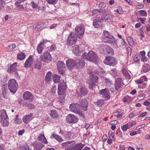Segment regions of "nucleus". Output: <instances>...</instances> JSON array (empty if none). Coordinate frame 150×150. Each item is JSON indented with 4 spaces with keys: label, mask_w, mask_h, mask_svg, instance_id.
<instances>
[{
    "label": "nucleus",
    "mask_w": 150,
    "mask_h": 150,
    "mask_svg": "<svg viewBox=\"0 0 150 150\" xmlns=\"http://www.w3.org/2000/svg\"><path fill=\"white\" fill-rule=\"evenodd\" d=\"M62 83H59L58 85V93L59 95L60 96L59 97V100L60 102H63L65 98V91L66 87V83L64 81H62Z\"/></svg>",
    "instance_id": "f257e3e1"
},
{
    "label": "nucleus",
    "mask_w": 150,
    "mask_h": 150,
    "mask_svg": "<svg viewBox=\"0 0 150 150\" xmlns=\"http://www.w3.org/2000/svg\"><path fill=\"white\" fill-rule=\"evenodd\" d=\"M82 57L84 59L95 63L97 60L98 57L96 53L92 51H90L88 53H84L83 54Z\"/></svg>",
    "instance_id": "f03ea898"
},
{
    "label": "nucleus",
    "mask_w": 150,
    "mask_h": 150,
    "mask_svg": "<svg viewBox=\"0 0 150 150\" xmlns=\"http://www.w3.org/2000/svg\"><path fill=\"white\" fill-rule=\"evenodd\" d=\"M102 38L104 42L110 43H115L116 41L115 38L112 35L109 34V33L106 31H104Z\"/></svg>",
    "instance_id": "7ed1b4c3"
},
{
    "label": "nucleus",
    "mask_w": 150,
    "mask_h": 150,
    "mask_svg": "<svg viewBox=\"0 0 150 150\" xmlns=\"http://www.w3.org/2000/svg\"><path fill=\"white\" fill-rule=\"evenodd\" d=\"M70 110L78 114L79 115L84 118L85 116L80 110L79 105L77 103H73L71 104L69 106Z\"/></svg>",
    "instance_id": "20e7f679"
},
{
    "label": "nucleus",
    "mask_w": 150,
    "mask_h": 150,
    "mask_svg": "<svg viewBox=\"0 0 150 150\" xmlns=\"http://www.w3.org/2000/svg\"><path fill=\"white\" fill-rule=\"evenodd\" d=\"M0 116L1 122L4 126H7L9 125L8 118L6 114V111L4 109L0 112Z\"/></svg>",
    "instance_id": "39448f33"
},
{
    "label": "nucleus",
    "mask_w": 150,
    "mask_h": 150,
    "mask_svg": "<svg viewBox=\"0 0 150 150\" xmlns=\"http://www.w3.org/2000/svg\"><path fill=\"white\" fill-rule=\"evenodd\" d=\"M8 87L11 92L14 94L18 88V84L15 80L11 79L8 81Z\"/></svg>",
    "instance_id": "423d86ee"
},
{
    "label": "nucleus",
    "mask_w": 150,
    "mask_h": 150,
    "mask_svg": "<svg viewBox=\"0 0 150 150\" xmlns=\"http://www.w3.org/2000/svg\"><path fill=\"white\" fill-rule=\"evenodd\" d=\"M76 34L79 38H81L83 37L85 30L84 27L81 25L77 26L75 28Z\"/></svg>",
    "instance_id": "0eeeda50"
},
{
    "label": "nucleus",
    "mask_w": 150,
    "mask_h": 150,
    "mask_svg": "<svg viewBox=\"0 0 150 150\" xmlns=\"http://www.w3.org/2000/svg\"><path fill=\"white\" fill-rule=\"evenodd\" d=\"M57 66L59 73L61 75H64L66 71L64 63L62 61H59L57 63Z\"/></svg>",
    "instance_id": "6e6552de"
},
{
    "label": "nucleus",
    "mask_w": 150,
    "mask_h": 150,
    "mask_svg": "<svg viewBox=\"0 0 150 150\" xmlns=\"http://www.w3.org/2000/svg\"><path fill=\"white\" fill-rule=\"evenodd\" d=\"M74 33L71 32L69 35L67 39V44L69 46L75 44L77 41V39L74 36Z\"/></svg>",
    "instance_id": "1a4fd4ad"
},
{
    "label": "nucleus",
    "mask_w": 150,
    "mask_h": 150,
    "mask_svg": "<svg viewBox=\"0 0 150 150\" xmlns=\"http://www.w3.org/2000/svg\"><path fill=\"white\" fill-rule=\"evenodd\" d=\"M40 59L42 62H46L51 59L50 54L47 52H44L40 57Z\"/></svg>",
    "instance_id": "9d476101"
},
{
    "label": "nucleus",
    "mask_w": 150,
    "mask_h": 150,
    "mask_svg": "<svg viewBox=\"0 0 150 150\" xmlns=\"http://www.w3.org/2000/svg\"><path fill=\"white\" fill-rule=\"evenodd\" d=\"M104 63L110 66H114L116 64L115 59L112 57L109 56L106 58L104 60Z\"/></svg>",
    "instance_id": "9b49d317"
},
{
    "label": "nucleus",
    "mask_w": 150,
    "mask_h": 150,
    "mask_svg": "<svg viewBox=\"0 0 150 150\" xmlns=\"http://www.w3.org/2000/svg\"><path fill=\"white\" fill-rule=\"evenodd\" d=\"M66 120L69 123H76L78 121V117L74 115L69 114L66 117Z\"/></svg>",
    "instance_id": "f8f14e48"
},
{
    "label": "nucleus",
    "mask_w": 150,
    "mask_h": 150,
    "mask_svg": "<svg viewBox=\"0 0 150 150\" xmlns=\"http://www.w3.org/2000/svg\"><path fill=\"white\" fill-rule=\"evenodd\" d=\"M124 85V83L122 81L121 79L118 78L115 81V89L117 91L120 88H122Z\"/></svg>",
    "instance_id": "ddd939ff"
},
{
    "label": "nucleus",
    "mask_w": 150,
    "mask_h": 150,
    "mask_svg": "<svg viewBox=\"0 0 150 150\" xmlns=\"http://www.w3.org/2000/svg\"><path fill=\"white\" fill-rule=\"evenodd\" d=\"M76 61L73 59H69L66 61V65L69 69H71L74 67L76 68Z\"/></svg>",
    "instance_id": "4468645a"
},
{
    "label": "nucleus",
    "mask_w": 150,
    "mask_h": 150,
    "mask_svg": "<svg viewBox=\"0 0 150 150\" xmlns=\"http://www.w3.org/2000/svg\"><path fill=\"white\" fill-rule=\"evenodd\" d=\"M79 103L81 105L80 106V108L83 110H86L88 107V102L86 100L83 99H81L79 100Z\"/></svg>",
    "instance_id": "2eb2a0df"
},
{
    "label": "nucleus",
    "mask_w": 150,
    "mask_h": 150,
    "mask_svg": "<svg viewBox=\"0 0 150 150\" xmlns=\"http://www.w3.org/2000/svg\"><path fill=\"white\" fill-rule=\"evenodd\" d=\"M23 97L25 100H28L31 101L33 99V96L28 91H25L23 95Z\"/></svg>",
    "instance_id": "dca6fc26"
},
{
    "label": "nucleus",
    "mask_w": 150,
    "mask_h": 150,
    "mask_svg": "<svg viewBox=\"0 0 150 150\" xmlns=\"http://www.w3.org/2000/svg\"><path fill=\"white\" fill-rule=\"evenodd\" d=\"M76 68L79 69L83 68L85 64V62L82 59L77 60L76 61Z\"/></svg>",
    "instance_id": "f3484780"
},
{
    "label": "nucleus",
    "mask_w": 150,
    "mask_h": 150,
    "mask_svg": "<svg viewBox=\"0 0 150 150\" xmlns=\"http://www.w3.org/2000/svg\"><path fill=\"white\" fill-rule=\"evenodd\" d=\"M100 93L103 96L105 97L107 99H109L110 98V93H109L108 91L106 88L100 90Z\"/></svg>",
    "instance_id": "a211bd4d"
},
{
    "label": "nucleus",
    "mask_w": 150,
    "mask_h": 150,
    "mask_svg": "<svg viewBox=\"0 0 150 150\" xmlns=\"http://www.w3.org/2000/svg\"><path fill=\"white\" fill-rule=\"evenodd\" d=\"M33 114L32 113L24 116L23 118V122L25 123H29L33 119Z\"/></svg>",
    "instance_id": "6ab92c4d"
},
{
    "label": "nucleus",
    "mask_w": 150,
    "mask_h": 150,
    "mask_svg": "<svg viewBox=\"0 0 150 150\" xmlns=\"http://www.w3.org/2000/svg\"><path fill=\"white\" fill-rule=\"evenodd\" d=\"M75 143V142L74 141H69L62 143L61 145L63 148H66V149L68 146H72L73 144Z\"/></svg>",
    "instance_id": "aec40b11"
},
{
    "label": "nucleus",
    "mask_w": 150,
    "mask_h": 150,
    "mask_svg": "<svg viewBox=\"0 0 150 150\" xmlns=\"http://www.w3.org/2000/svg\"><path fill=\"white\" fill-rule=\"evenodd\" d=\"M93 25L96 28H99L102 27V25L101 23V21L99 19L97 18L93 20Z\"/></svg>",
    "instance_id": "412c9836"
},
{
    "label": "nucleus",
    "mask_w": 150,
    "mask_h": 150,
    "mask_svg": "<svg viewBox=\"0 0 150 150\" xmlns=\"http://www.w3.org/2000/svg\"><path fill=\"white\" fill-rule=\"evenodd\" d=\"M33 145L34 150H41L44 146V144L36 142L33 143Z\"/></svg>",
    "instance_id": "4be33fe9"
},
{
    "label": "nucleus",
    "mask_w": 150,
    "mask_h": 150,
    "mask_svg": "<svg viewBox=\"0 0 150 150\" xmlns=\"http://www.w3.org/2000/svg\"><path fill=\"white\" fill-rule=\"evenodd\" d=\"M85 145V144H82L81 143H80L74 145H72V146L74 150H81Z\"/></svg>",
    "instance_id": "5701e85b"
},
{
    "label": "nucleus",
    "mask_w": 150,
    "mask_h": 150,
    "mask_svg": "<svg viewBox=\"0 0 150 150\" xmlns=\"http://www.w3.org/2000/svg\"><path fill=\"white\" fill-rule=\"evenodd\" d=\"M17 65L16 62H15L11 65L9 68L8 69V72L11 74H13V72L16 70V67Z\"/></svg>",
    "instance_id": "b1692460"
},
{
    "label": "nucleus",
    "mask_w": 150,
    "mask_h": 150,
    "mask_svg": "<svg viewBox=\"0 0 150 150\" xmlns=\"http://www.w3.org/2000/svg\"><path fill=\"white\" fill-rule=\"evenodd\" d=\"M112 18L113 16L108 13H106L101 16V19L102 20H108L111 19Z\"/></svg>",
    "instance_id": "393cba45"
},
{
    "label": "nucleus",
    "mask_w": 150,
    "mask_h": 150,
    "mask_svg": "<svg viewBox=\"0 0 150 150\" xmlns=\"http://www.w3.org/2000/svg\"><path fill=\"white\" fill-rule=\"evenodd\" d=\"M32 57L31 56H30L25 62L24 64L25 67H27L30 66L32 64Z\"/></svg>",
    "instance_id": "a878e982"
},
{
    "label": "nucleus",
    "mask_w": 150,
    "mask_h": 150,
    "mask_svg": "<svg viewBox=\"0 0 150 150\" xmlns=\"http://www.w3.org/2000/svg\"><path fill=\"white\" fill-rule=\"evenodd\" d=\"M72 52L75 54L78 55L79 54V52H80L79 47L77 45H74L73 47Z\"/></svg>",
    "instance_id": "bb28decb"
},
{
    "label": "nucleus",
    "mask_w": 150,
    "mask_h": 150,
    "mask_svg": "<svg viewBox=\"0 0 150 150\" xmlns=\"http://www.w3.org/2000/svg\"><path fill=\"white\" fill-rule=\"evenodd\" d=\"M52 76V73L50 71H48L47 73L45 80V81L49 83L51 80Z\"/></svg>",
    "instance_id": "cd10ccee"
},
{
    "label": "nucleus",
    "mask_w": 150,
    "mask_h": 150,
    "mask_svg": "<svg viewBox=\"0 0 150 150\" xmlns=\"http://www.w3.org/2000/svg\"><path fill=\"white\" fill-rule=\"evenodd\" d=\"M79 90L81 95L85 96L87 95L88 92L86 88L82 87Z\"/></svg>",
    "instance_id": "c85d7f7f"
},
{
    "label": "nucleus",
    "mask_w": 150,
    "mask_h": 150,
    "mask_svg": "<svg viewBox=\"0 0 150 150\" xmlns=\"http://www.w3.org/2000/svg\"><path fill=\"white\" fill-rule=\"evenodd\" d=\"M60 76L54 74L53 76V81L54 83H58L60 79Z\"/></svg>",
    "instance_id": "c756f323"
},
{
    "label": "nucleus",
    "mask_w": 150,
    "mask_h": 150,
    "mask_svg": "<svg viewBox=\"0 0 150 150\" xmlns=\"http://www.w3.org/2000/svg\"><path fill=\"white\" fill-rule=\"evenodd\" d=\"M43 43H41L37 47V51L39 54H41L43 51Z\"/></svg>",
    "instance_id": "7c9ffc66"
},
{
    "label": "nucleus",
    "mask_w": 150,
    "mask_h": 150,
    "mask_svg": "<svg viewBox=\"0 0 150 150\" xmlns=\"http://www.w3.org/2000/svg\"><path fill=\"white\" fill-rule=\"evenodd\" d=\"M51 137V138L54 137L59 142H61L63 141L62 139L57 135L52 134Z\"/></svg>",
    "instance_id": "2f4dec72"
},
{
    "label": "nucleus",
    "mask_w": 150,
    "mask_h": 150,
    "mask_svg": "<svg viewBox=\"0 0 150 150\" xmlns=\"http://www.w3.org/2000/svg\"><path fill=\"white\" fill-rule=\"evenodd\" d=\"M44 28V25L42 24H40L36 25L35 27V30L38 31H41Z\"/></svg>",
    "instance_id": "473e14b6"
},
{
    "label": "nucleus",
    "mask_w": 150,
    "mask_h": 150,
    "mask_svg": "<svg viewBox=\"0 0 150 150\" xmlns=\"http://www.w3.org/2000/svg\"><path fill=\"white\" fill-rule=\"evenodd\" d=\"M144 69L143 71L144 72L146 73L149 71L150 69L149 65L148 64H145L144 65Z\"/></svg>",
    "instance_id": "72a5a7b5"
},
{
    "label": "nucleus",
    "mask_w": 150,
    "mask_h": 150,
    "mask_svg": "<svg viewBox=\"0 0 150 150\" xmlns=\"http://www.w3.org/2000/svg\"><path fill=\"white\" fill-rule=\"evenodd\" d=\"M25 57V55L24 53L21 52L19 53L17 55L18 58L20 60H22L24 59Z\"/></svg>",
    "instance_id": "f704fd0d"
},
{
    "label": "nucleus",
    "mask_w": 150,
    "mask_h": 150,
    "mask_svg": "<svg viewBox=\"0 0 150 150\" xmlns=\"http://www.w3.org/2000/svg\"><path fill=\"white\" fill-rule=\"evenodd\" d=\"M127 40L130 45L133 46L134 45L135 42L133 41V38L131 37H128Z\"/></svg>",
    "instance_id": "c9c22d12"
},
{
    "label": "nucleus",
    "mask_w": 150,
    "mask_h": 150,
    "mask_svg": "<svg viewBox=\"0 0 150 150\" xmlns=\"http://www.w3.org/2000/svg\"><path fill=\"white\" fill-rule=\"evenodd\" d=\"M50 115L51 117L53 118H56L57 116V113L55 110H52L51 111Z\"/></svg>",
    "instance_id": "e433bc0d"
},
{
    "label": "nucleus",
    "mask_w": 150,
    "mask_h": 150,
    "mask_svg": "<svg viewBox=\"0 0 150 150\" xmlns=\"http://www.w3.org/2000/svg\"><path fill=\"white\" fill-rule=\"evenodd\" d=\"M90 79H91V82H92L95 83L97 82L98 77L96 76H92L90 78Z\"/></svg>",
    "instance_id": "4c0bfd02"
},
{
    "label": "nucleus",
    "mask_w": 150,
    "mask_h": 150,
    "mask_svg": "<svg viewBox=\"0 0 150 150\" xmlns=\"http://www.w3.org/2000/svg\"><path fill=\"white\" fill-rule=\"evenodd\" d=\"M74 136V133H73L68 132L66 135L65 137L67 139H71L73 138Z\"/></svg>",
    "instance_id": "58836bf2"
},
{
    "label": "nucleus",
    "mask_w": 150,
    "mask_h": 150,
    "mask_svg": "<svg viewBox=\"0 0 150 150\" xmlns=\"http://www.w3.org/2000/svg\"><path fill=\"white\" fill-rule=\"evenodd\" d=\"M42 66V63L40 62H36L35 64V68L38 69H40Z\"/></svg>",
    "instance_id": "ea45409f"
},
{
    "label": "nucleus",
    "mask_w": 150,
    "mask_h": 150,
    "mask_svg": "<svg viewBox=\"0 0 150 150\" xmlns=\"http://www.w3.org/2000/svg\"><path fill=\"white\" fill-rule=\"evenodd\" d=\"M105 81L106 85L108 87H110L112 85L111 81L108 79H105Z\"/></svg>",
    "instance_id": "a19ab883"
},
{
    "label": "nucleus",
    "mask_w": 150,
    "mask_h": 150,
    "mask_svg": "<svg viewBox=\"0 0 150 150\" xmlns=\"http://www.w3.org/2000/svg\"><path fill=\"white\" fill-rule=\"evenodd\" d=\"M49 4H55L58 1V0H46Z\"/></svg>",
    "instance_id": "79ce46f5"
},
{
    "label": "nucleus",
    "mask_w": 150,
    "mask_h": 150,
    "mask_svg": "<svg viewBox=\"0 0 150 150\" xmlns=\"http://www.w3.org/2000/svg\"><path fill=\"white\" fill-rule=\"evenodd\" d=\"M105 50L108 53L110 54L112 52V49L108 46L106 45L105 46Z\"/></svg>",
    "instance_id": "37998d69"
},
{
    "label": "nucleus",
    "mask_w": 150,
    "mask_h": 150,
    "mask_svg": "<svg viewBox=\"0 0 150 150\" xmlns=\"http://www.w3.org/2000/svg\"><path fill=\"white\" fill-rule=\"evenodd\" d=\"M15 5L17 6V9H21L24 8L23 5H21L20 3H18V2H16Z\"/></svg>",
    "instance_id": "c03bdc74"
},
{
    "label": "nucleus",
    "mask_w": 150,
    "mask_h": 150,
    "mask_svg": "<svg viewBox=\"0 0 150 150\" xmlns=\"http://www.w3.org/2000/svg\"><path fill=\"white\" fill-rule=\"evenodd\" d=\"M21 150H32L28 145H24L20 147Z\"/></svg>",
    "instance_id": "a18cd8bd"
},
{
    "label": "nucleus",
    "mask_w": 150,
    "mask_h": 150,
    "mask_svg": "<svg viewBox=\"0 0 150 150\" xmlns=\"http://www.w3.org/2000/svg\"><path fill=\"white\" fill-rule=\"evenodd\" d=\"M139 13L142 16H147V12L145 11L142 10L139 11Z\"/></svg>",
    "instance_id": "49530a36"
},
{
    "label": "nucleus",
    "mask_w": 150,
    "mask_h": 150,
    "mask_svg": "<svg viewBox=\"0 0 150 150\" xmlns=\"http://www.w3.org/2000/svg\"><path fill=\"white\" fill-rule=\"evenodd\" d=\"M114 44H115L117 47H119L120 46H123L125 45V42L124 40L123 39L122 40L120 41V42L119 45H118L116 43V42L115 43H114Z\"/></svg>",
    "instance_id": "de8ad7c7"
},
{
    "label": "nucleus",
    "mask_w": 150,
    "mask_h": 150,
    "mask_svg": "<svg viewBox=\"0 0 150 150\" xmlns=\"http://www.w3.org/2000/svg\"><path fill=\"white\" fill-rule=\"evenodd\" d=\"M110 73L114 76H115L117 75L116 70L114 68H113L111 70Z\"/></svg>",
    "instance_id": "09e8293b"
},
{
    "label": "nucleus",
    "mask_w": 150,
    "mask_h": 150,
    "mask_svg": "<svg viewBox=\"0 0 150 150\" xmlns=\"http://www.w3.org/2000/svg\"><path fill=\"white\" fill-rule=\"evenodd\" d=\"M145 96V94H140L138 96L137 99L139 100H141L144 98Z\"/></svg>",
    "instance_id": "8fccbe9b"
},
{
    "label": "nucleus",
    "mask_w": 150,
    "mask_h": 150,
    "mask_svg": "<svg viewBox=\"0 0 150 150\" xmlns=\"http://www.w3.org/2000/svg\"><path fill=\"white\" fill-rule=\"evenodd\" d=\"M95 84V83L92 82H90L89 83V88L90 89H93L94 87Z\"/></svg>",
    "instance_id": "3c124183"
},
{
    "label": "nucleus",
    "mask_w": 150,
    "mask_h": 150,
    "mask_svg": "<svg viewBox=\"0 0 150 150\" xmlns=\"http://www.w3.org/2000/svg\"><path fill=\"white\" fill-rule=\"evenodd\" d=\"M134 60L135 62H137L140 59V57L138 55H135L134 58Z\"/></svg>",
    "instance_id": "603ef678"
},
{
    "label": "nucleus",
    "mask_w": 150,
    "mask_h": 150,
    "mask_svg": "<svg viewBox=\"0 0 150 150\" xmlns=\"http://www.w3.org/2000/svg\"><path fill=\"white\" fill-rule=\"evenodd\" d=\"M16 47V45L14 44H12L9 46V47L10 50H12L14 49Z\"/></svg>",
    "instance_id": "864d4df0"
},
{
    "label": "nucleus",
    "mask_w": 150,
    "mask_h": 150,
    "mask_svg": "<svg viewBox=\"0 0 150 150\" xmlns=\"http://www.w3.org/2000/svg\"><path fill=\"white\" fill-rule=\"evenodd\" d=\"M115 133L114 132H111L109 131V137L110 138L111 137L113 140H114L115 138L114 137Z\"/></svg>",
    "instance_id": "5fc2aeb1"
},
{
    "label": "nucleus",
    "mask_w": 150,
    "mask_h": 150,
    "mask_svg": "<svg viewBox=\"0 0 150 150\" xmlns=\"http://www.w3.org/2000/svg\"><path fill=\"white\" fill-rule=\"evenodd\" d=\"M129 128V127L127 124L123 125L122 127V129L123 131H125L127 130V129Z\"/></svg>",
    "instance_id": "6e6d98bb"
},
{
    "label": "nucleus",
    "mask_w": 150,
    "mask_h": 150,
    "mask_svg": "<svg viewBox=\"0 0 150 150\" xmlns=\"http://www.w3.org/2000/svg\"><path fill=\"white\" fill-rule=\"evenodd\" d=\"M106 5V4L105 3L103 2L100 3L99 5V8H104Z\"/></svg>",
    "instance_id": "4d7b16f0"
},
{
    "label": "nucleus",
    "mask_w": 150,
    "mask_h": 150,
    "mask_svg": "<svg viewBox=\"0 0 150 150\" xmlns=\"http://www.w3.org/2000/svg\"><path fill=\"white\" fill-rule=\"evenodd\" d=\"M45 138V136L43 134H40L38 137V140L40 142H41L43 139Z\"/></svg>",
    "instance_id": "13d9d810"
},
{
    "label": "nucleus",
    "mask_w": 150,
    "mask_h": 150,
    "mask_svg": "<svg viewBox=\"0 0 150 150\" xmlns=\"http://www.w3.org/2000/svg\"><path fill=\"white\" fill-rule=\"evenodd\" d=\"M27 107L29 108L34 109L35 108V106L32 103L27 104Z\"/></svg>",
    "instance_id": "bf43d9fd"
},
{
    "label": "nucleus",
    "mask_w": 150,
    "mask_h": 150,
    "mask_svg": "<svg viewBox=\"0 0 150 150\" xmlns=\"http://www.w3.org/2000/svg\"><path fill=\"white\" fill-rule=\"evenodd\" d=\"M126 124L128 127L129 128L134 125V122H130Z\"/></svg>",
    "instance_id": "052dcab7"
},
{
    "label": "nucleus",
    "mask_w": 150,
    "mask_h": 150,
    "mask_svg": "<svg viewBox=\"0 0 150 150\" xmlns=\"http://www.w3.org/2000/svg\"><path fill=\"white\" fill-rule=\"evenodd\" d=\"M132 49L130 47H128L127 48V51L128 54H131L132 53Z\"/></svg>",
    "instance_id": "680f3d73"
},
{
    "label": "nucleus",
    "mask_w": 150,
    "mask_h": 150,
    "mask_svg": "<svg viewBox=\"0 0 150 150\" xmlns=\"http://www.w3.org/2000/svg\"><path fill=\"white\" fill-rule=\"evenodd\" d=\"M56 87L54 86H52V94H54L55 93V92H56Z\"/></svg>",
    "instance_id": "e2e57ef3"
},
{
    "label": "nucleus",
    "mask_w": 150,
    "mask_h": 150,
    "mask_svg": "<svg viewBox=\"0 0 150 150\" xmlns=\"http://www.w3.org/2000/svg\"><path fill=\"white\" fill-rule=\"evenodd\" d=\"M96 103L98 106H101L103 104V101L101 100H100L96 102Z\"/></svg>",
    "instance_id": "0e129e2a"
},
{
    "label": "nucleus",
    "mask_w": 150,
    "mask_h": 150,
    "mask_svg": "<svg viewBox=\"0 0 150 150\" xmlns=\"http://www.w3.org/2000/svg\"><path fill=\"white\" fill-rule=\"evenodd\" d=\"M5 3L2 0H0V5L1 6L0 8H3L5 6Z\"/></svg>",
    "instance_id": "69168bd1"
},
{
    "label": "nucleus",
    "mask_w": 150,
    "mask_h": 150,
    "mask_svg": "<svg viewBox=\"0 0 150 150\" xmlns=\"http://www.w3.org/2000/svg\"><path fill=\"white\" fill-rule=\"evenodd\" d=\"M144 125H142L137 126L136 128V129H137V130H139L142 129L144 127Z\"/></svg>",
    "instance_id": "338daca9"
},
{
    "label": "nucleus",
    "mask_w": 150,
    "mask_h": 150,
    "mask_svg": "<svg viewBox=\"0 0 150 150\" xmlns=\"http://www.w3.org/2000/svg\"><path fill=\"white\" fill-rule=\"evenodd\" d=\"M99 11L98 10L94 9L93 11L92 12L94 14H98V13H99Z\"/></svg>",
    "instance_id": "774afa93"
}]
</instances>
